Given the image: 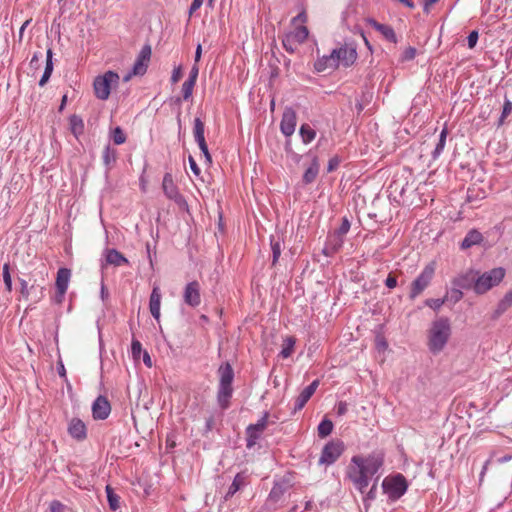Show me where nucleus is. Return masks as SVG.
Returning a JSON list of instances; mask_svg holds the SVG:
<instances>
[{
  "label": "nucleus",
  "mask_w": 512,
  "mask_h": 512,
  "mask_svg": "<svg viewBox=\"0 0 512 512\" xmlns=\"http://www.w3.org/2000/svg\"><path fill=\"white\" fill-rule=\"evenodd\" d=\"M382 465L383 457L379 453L355 455L347 467V476L355 488L363 493Z\"/></svg>",
  "instance_id": "nucleus-1"
},
{
  "label": "nucleus",
  "mask_w": 512,
  "mask_h": 512,
  "mask_svg": "<svg viewBox=\"0 0 512 512\" xmlns=\"http://www.w3.org/2000/svg\"><path fill=\"white\" fill-rule=\"evenodd\" d=\"M505 276V270L501 267L493 268L490 271L483 273L482 275L475 277L473 272L468 273L465 276H461L454 280V285L459 288H467L466 281L471 280L474 282V291L477 294H483L498 285Z\"/></svg>",
  "instance_id": "nucleus-2"
},
{
  "label": "nucleus",
  "mask_w": 512,
  "mask_h": 512,
  "mask_svg": "<svg viewBox=\"0 0 512 512\" xmlns=\"http://www.w3.org/2000/svg\"><path fill=\"white\" fill-rule=\"evenodd\" d=\"M451 336V325L447 318H439L432 322L428 330V348L433 354L440 353Z\"/></svg>",
  "instance_id": "nucleus-3"
},
{
  "label": "nucleus",
  "mask_w": 512,
  "mask_h": 512,
  "mask_svg": "<svg viewBox=\"0 0 512 512\" xmlns=\"http://www.w3.org/2000/svg\"><path fill=\"white\" fill-rule=\"evenodd\" d=\"M220 382L217 393L218 404L222 409H226L229 405V400L232 396V381L234 372L229 363H225L219 367L218 370Z\"/></svg>",
  "instance_id": "nucleus-4"
},
{
  "label": "nucleus",
  "mask_w": 512,
  "mask_h": 512,
  "mask_svg": "<svg viewBox=\"0 0 512 512\" xmlns=\"http://www.w3.org/2000/svg\"><path fill=\"white\" fill-rule=\"evenodd\" d=\"M384 492L389 499L395 501L402 497L408 488V483L402 474L386 477L382 482Z\"/></svg>",
  "instance_id": "nucleus-5"
},
{
  "label": "nucleus",
  "mask_w": 512,
  "mask_h": 512,
  "mask_svg": "<svg viewBox=\"0 0 512 512\" xmlns=\"http://www.w3.org/2000/svg\"><path fill=\"white\" fill-rule=\"evenodd\" d=\"M118 80L119 75L113 71H108L103 76L97 77L93 84L96 97L100 100L108 99L111 86Z\"/></svg>",
  "instance_id": "nucleus-6"
},
{
  "label": "nucleus",
  "mask_w": 512,
  "mask_h": 512,
  "mask_svg": "<svg viewBox=\"0 0 512 512\" xmlns=\"http://www.w3.org/2000/svg\"><path fill=\"white\" fill-rule=\"evenodd\" d=\"M435 273V263H429L424 267L418 277L412 282L410 290V298L415 299L430 284Z\"/></svg>",
  "instance_id": "nucleus-7"
},
{
  "label": "nucleus",
  "mask_w": 512,
  "mask_h": 512,
  "mask_svg": "<svg viewBox=\"0 0 512 512\" xmlns=\"http://www.w3.org/2000/svg\"><path fill=\"white\" fill-rule=\"evenodd\" d=\"M269 414L265 413L257 423L251 424L247 427V447H253L260 439L263 431L267 428L269 422Z\"/></svg>",
  "instance_id": "nucleus-8"
},
{
  "label": "nucleus",
  "mask_w": 512,
  "mask_h": 512,
  "mask_svg": "<svg viewBox=\"0 0 512 512\" xmlns=\"http://www.w3.org/2000/svg\"><path fill=\"white\" fill-rule=\"evenodd\" d=\"M343 445L342 443L331 442L325 445L322 450L321 457L319 459L320 464L330 465L334 463L342 454Z\"/></svg>",
  "instance_id": "nucleus-9"
},
{
  "label": "nucleus",
  "mask_w": 512,
  "mask_h": 512,
  "mask_svg": "<svg viewBox=\"0 0 512 512\" xmlns=\"http://www.w3.org/2000/svg\"><path fill=\"white\" fill-rule=\"evenodd\" d=\"M296 112L292 108H286L283 112L280 129L285 136H291L296 128Z\"/></svg>",
  "instance_id": "nucleus-10"
},
{
  "label": "nucleus",
  "mask_w": 512,
  "mask_h": 512,
  "mask_svg": "<svg viewBox=\"0 0 512 512\" xmlns=\"http://www.w3.org/2000/svg\"><path fill=\"white\" fill-rule=\"evenodd\" d=\"M162 188L164 194L171 200H174L177 204L185 203L183 197L178 192V188L174 184L172 175L170 173H166L163 177Z\"/></svg>",
  "instance_id": "nucleus-11"
},
{
  "label": "nucleus",
  "mask_w": 512,
  "mask_h": 512,
  "mask_svg": "<svg viewBox=\"0 0 512 512\" xmlns=\"http://www.w3.org/2000/svg\"><path fill=\"white\" fill-rule=\"evenodd\" d=\"M184 301L191 307H196L201 302L200 285L197 281L188 283L184 290Z\"/></svg>",
  "instance_id": "nucleus-12"
},
{
  "label": "nucleus",
  "mask_w": 512,
  "mask_h": 512,
  "mask_svg": "<svg viewBox=\"0 0 512 512\" xmlns=\"http://www.w3.org/2000/svg\"><path fill=\"white\" fill-rule=\"evenodd\" d=\"M151 57V47L149 45H146L142 47L134 65L132 68V71L134 75H143L145 74L148 63L150 61Z\"/></svg>",
  "instance_id": "nucleus-13"
},
{
  "label": "nucleus",
  "mask_w": 512,
  "mask_h": 512,
  "mask_svg": "<svg viewBox=\"0 0 512 512\" xmlns=\"http://www.w3.org/2000/svg\"><path fill=\"white\" fill-rule=\"evenodd\" d=\"M334 56L337 66L342 63L344 66H350L357 58L356 50L348 47L334 49Z\"/></svg>",
  "instance_id": "nucleus-14"
},
{
  "label": "nucleus",
  "mask_w": 512,
  "mask_h": 512,
  "mask_svg": "<svg viewBox=\"0 0 512 512\" xmlns=\"http://www.w3.org/2000/svg\"><path fill=\"white\" fill-rule=\"evenodd\" d=\"M111 411L108 400L102 396H99L92 405V413L95 419H106Z\"/></svg>",
  "instance_id": "nucleus-15"
},
{
  "label": "nucleus",
  "mask_w": 512,
  "mask_h": 512,
  "mask_svg": "<svg viewBox=\"0 0 512 512\" xmlns=\"http://www.w3.org/2000/svg\"><path fill=\"white\" fill-rule=\"evenodd\" d=\"M319 386V380H314L309 386L303 389L295 400L294 412L301 410Z\"/></svg>",
  "instance_id": "nucleus-16"
},
{
  "label": "nucleus",
  "mask_w": 512,
  "mask_h": 512,
  "mask_svg": "<svg viewBox=\"0 0 512 512\" xmlns=\"http://www.w3.org/2000/svg\"><path fill=\"white\" fill-rule=\"evenodd\" d=\"M70 279V270L66 268H61L57 272L56 278V288L58 291V302H61L66 290L68 288V283Z\"/></svg>",
  "instance_id": "nucleus-17"
},
{
  "label": "nucleus",
  "mask_w": 512,
  "mask_h": 512,
  "mask_svg": "<svg viewBox=\"0 0 512 512\" xmlns=\"http://www.w3.org/2000/svg\"><path fill=\"white\" fill-rule=\"evenodd\" d=\"M68 432L72 438L78 441L84 440L87 436L85 424L77 418H74L69 422Z\"/></svg>",
  "instance_id": "nucleus-18"
},
{
  "label": "nucleus",
  "mask_w": 512,
  "mask_h": 512,
  "mask_svg": "<svg viewBox=\"0 0 512 512\" xmlns=\"http://www.w3.org/2000/svg\"><path fill=\"white\" fill-rule=\"evenodd\" d=\"M161 305V292L158 286H154L150 295L149 309L152 316L159 320Z\"/></svg>",
  "instance_id": "nucleus-19"
},
{
  "label": "nucleus",
  "mask_w": 512,
  "mask_h": 512,
  "mask_svg": "<svg viewBox=\"0 0 512 512\" xmlns=\"http://www.w3.org/2000/svg\"><path fill=\"white\" fill-rule=\"evenodd\" d=\"M314 67L318 72H324L326 70H333L337 68L334 52L332 51L329 55H324L323 57L319 58L315 62Z\"/></svg>",
  "instance_id": "nucleus-20"
},
{
  "label": "nucleus",
  "mask_w": 512,
  "mask_h": 512,
  "mask_svg": "<svg viewBox=\"0 0 512 512\" xmlns=\"http://www.w3.org/2000/svg\"><path fill=\"white\" fill-rule=\"evenodd\" d=\"M368 24L371 27H373L375 30L380 32L387 40L394 42V43L397 41L395 32L391 26H388L385 24H380L377 21H375L374 19H369Z\"/></svg>",
  "instance_id": "nucleus-21"
},
{
  "label": "nucleus",
  "mask_w": 512,
  "mask_h": 512,
  "mask_svg": "<svg viewBox=\"0 0 512 512\" xmlns=\"http://www.w3.org/2000/svg\"><path fill=\"white\" fill-rule=\"evenodd\" d=\"M105 261L106 264L121 266L123 264L128 263V260L117 250L108 249L105 252Z\"/></svg>",
  "instance_id": "nucleus-22"
},
{
  "label": "nucleus",
  "mask_w": 512,
  "mask_h": 512,
  "mask_svg": "<svg viewBox=\"0 0 512 512\" xmlns=\"http://www.w3.org/2000/svg\"><path fill=\"white\" fill-rule=\"evenodd\" d=\"M483 240L482 234L477 230H470L461 242L462 249H468L474 245L480 244Z\"/></svg>",
  "instance_id": "nucleus-23"
},
{
  "label": "nucleus",
  "mask_w": 512,
  "mask_h": 512,
  "mask_svg": "<svg viewBox=\"0 0 512 512\" xmlns=\"http://www.w3.org/2000/svg\"><path fill=\"white\" fill-rule=\"evenodd\" d=\"M308 37V29L305 26L296 27L295 30L287 34V42L293 41L297 44L303 43Z\"/></svg>",
  "instance_id": "nucleus-24"
},
{
  "label": "nucleus",
  "mask_w": 512,
  "mask_h": 512,
  "mask_svg": "<svg viewBox=\"0 0 512 512\" xmlns=\"http://www.w3.org/2000/svg\"><path fill=\"white\" fill-rule=\"evenodd\" d=\"M319 173V163L316 158L313 159L310 166L306 169L303 175V183L310 184L315 181L317 175Z\"/></svg>",
  "instance_id": "nucleus-25"
},
{
  "label": "nucleus",
  "mask_w": 512,
  "mask_h": 512,
  "mask_svg": "<svg viewBox=\"0 0 512 512\" xmlns=\"http://www.w3.org/2000/svg\"><path fill=\"white\" fill-rule=\"evenodd\" d=\"M52 55H53L52 50L48 49L47 57H46V67H45L44 73L39 81L40 86H44L48 82V80L52 74V71H53Z\"/></svg>",
  "instance_id": "nucleus-26"
},
{
  "label": "nucleus",
  "mask_w": 512,
  "mask_h": 512,
  "mask_svg": "<svg viewBox=\"0 0 512 512\" xmlns=\"http://www.w3.org/2000/svg\"><path fill=\"white\" fill-rule=\"evenodd\" d=\"M245 484V477L238 473L232 484L230 485L226 495H225V498L228 499L229 497H232L242 486H244Z\"/></svg>",
  "instance_id": "nucleus-27"
},
{
  "label": "nucleus",
  "mask_w": 512,
  "mask_h": 512,
  "mask_svg": "<svg viewBox=\"0 0 512 512\" xmlns=\"http://www.w3.org/2000/svg\"><path fill=\"white\" fill-rule=\"evenodd\" d=\"M70 129H71V132L76 136L78 137L79 135H81L84 131V123H83V120L81 117L77 116V115H72L70 117Z\"/></svg>",
  "instance_id": "nucleus-28"
},
{
  "label": "nucleus",
  "mask_w": 512,
  "mask_h": 512,
  "mask_svg": "<svg viewBox=\"0 0 512 512\" xmlns=\"http://www.w3.org/2000/svg\"><path fill=\"white\" fill-rule=\"evenodd\" d=\"M116 155H117L116 150L112 149L110 146H106L104 148L102 158H103L104 165L108 169H110L111 166L115 163Z\"/></svg>",
  "instance_id": "nucleus-29"
},
{
  "label": "nucleus",
  "mask_w": 512,
  "mask_h": 512,
  "mask_svg": "<svg viewBox=\"0 0 512 512\" xmlns=\"http://www.w3.org/2000/svg\"><path fill=\"white\" fill-rule=\"evenodd\" d=\"M447 135H448L447 129L446 128L442 129L440 136H439V141L432 153L433 158H438L440 156V154L443 152L445 144H446Z\"/></svg>",
  "instance_id": "nucleus-30"
},
{
  "label": "nucleus",
  "mask_w": 512,
  "mask_h": 512,
  "mask_svg": "<svg viewBox=\"0 0 512 512\" xmlns=\"http://www.w3.org/2000/svg\"><path fill=\"white\" fill-rule=\"evenodd\" d=\"M193 135L196 142H202L205 140L204 123L199 118H195L194 120Z\"/></svg>",
  "instance_id": "nucleus-31"
},
{
  "label": "nucleus",
  "mask_w": 512,
  "mask_h": 512,
  "mask_svg": "<svg viewBox=\"0 0 512 512\" xmlns=\"http://www.w3.org/2000/svg\"><path fill=\"white\" fill-rule=\"evenodd\" d=\"M300 135L304 143H310L316 136V132L308 124L300 127Z\"/></svg>",
  "instance_id": "nucleus-32"
},
{
  "label": "nucleus",
  "mask_w": 512,
  "mask_h": 512,
  "mask_svg": "<svg viewBox=\"0 0 512 512\" xmlns=\"http://www.w3.org/2000/svg\"><path fill=\"white\" fill-rule=\"evenodd\" d=\"M295 339L292 337H287L283 341L282 350L280 352L283 358H288L294 350Z\"/></svg>",
  "instance_id": "nucleus-33"
},
{
  "label": "nucleus",
  "mask_w": 512,
  "mask_h": 512,
  "mask_svg": "<svg viewBox=\"0 0 512 512\" xmlns=\"http://www.w3.org/2000/svg\"><path fill=\"white\" fill-rule=\"evenodd\" d=\"M107 499L110 508L116 511L119 508V496L116 495L110 486H106Z\"/></svg>",
  "instance_id": "nucleus-34"
},
{
  "label": "nucleus",
  "mask_w": 512,
  "mask_h": 512,
  "mask_svg": "<svg viewBox=\"0 0 512 512\" xmlns=\"http://www.w3.org/2000/svg\"><path fill=\"white\" fill-rule=\"evenodd\" d=\"M349 229H350V223H349V221L346 218H344L343 221H342V224L340 225V227L337 230L338 241L334 245L335 249L342 245V242H343L342 237L345 234H347Z\"/></svg>",
  "instance_id": "nucleus-35"
},
{
  "label": "nucleus",
  "mask_w": 512,
  "mask_h": 512,
  "mask_svg": "<svg viewBox=\"0 0 512 512\" xmlns=\"http://www.w3.org/2000/svg\"><path fill=\"white\" fill-rule=\"evenodd\" d=\"M332 429L333 423L328 419H324L318 426V435L322 438L327 437L329 434H331Z\"/></svg>",
  "instance_id": "nucleus-36"
},
{
  "label": "nucleus",
  "mask_w": 512,
  "mask_h": 512,
  "mask_svg": "<svg viewBox=\"0 0 512 512\" xmlns=\"http://www.w3.org/2000/svg\"><path fill=\"white\" fill-rule=\"evenodd\" d=\"M462 296H463V293L460 289L453 288L446 293L444 299H445V302L450 301L452 303H456L462 298Z\"/></svg>",
  "instance_id": "nucleus-37"
},
{
  "label": "nucleus",
  "mask_w": 512,
  "mask_h": 512,
  "mask_svg": "<svg viewBox=\"0 0 512 512\" xmlns=\"http://www.w3.org/2000/svg\"><path fill=\"white\" fill-rule=\"evenodd\" d=\"M2 276H3V281L5 283L6 290L8 292H11L12 291V279H11L8 263H5L3 265Z\"/></svg>",
  "instance_id": "nucleus-38"
},
{
  "label": "nucleus",
  "mask_w": 512,
  "mask_h": 512,
  "mask_svg": "<svg viewBox=\"0 0 512 512\" xmlns=\"http://www.w3.org/2000/svg\"><path fill=\"white\" fill-rule=\"evenodd\" d=\"M512 306V289L508 291L499 302L498 310L503 312Z\"/></svg>",
  "instance_id": "nucleus-39"
},
{
  "label": "nucleus",
  "mask_w": 512,
  "mask_h": 512,
  "mask_svg": "<svg viewBox=\"0 0 512 512\" xmlns=\"http://www.w3.org/2000/svg\"><path fill=\"white\" fill-rule=\"evenodd\" d=\"M194 85H195V82H193L192 80H188V79L183 83L182 93H183V98L185 100H187L191 97Z\"/></svg>",
  "instance_id": "nucleus-40"
},
{
  "label": "nucleus",
  "mask_w": 512,
  "mask_h": 512,
  "mask_svg": "<svg viewBox=\"0 0 512 512\" xmlns=\"http://www.w3.org/2000/svg\"><path fill=\"white\" fill-rule=\"evenodd\" d=\"M112 139H113L114 143L117 145L123 144L125 142L126 136L120 127H116L113 130Z\"/></svg>",
  "instance_id": "nucleus-41"
},
{
  "label": "nucleus",
  "mask_w": 512,
  "mask_h": 512,
  "mask_svg": "<svg viewBox=\"0 0 512 512\" xmlns=\"http://www.w3.org/2000/svg\"><path fill=\"white\" fill-rule=\"evenodd\" d=\"M271 248L273 252V264H275L281 255V243L278 240H271Z\"/></svg>",
  "instance_id": "nucleus-42"
},
{
  "label": "nucleus",
  "mask_w": 512,
  "mask_h": 512,
  "mask_svg": "<svg viewBox=\"0 0 512 512\" xmlns=\"http://www.w3.org/2000/svg\"><path fill=\"white\" fill-rule=\"evenodd\" d=\"M416 56V49L414 47H407L401 56V61H410Z\"/></svg>",
  "instance_id": "nucleus-43"
},
{
  "label": "nucleus",
  "mask_w": 512,
  "mask_h": 512,
  "mask_svg": "<svg viewBox=\"0 0 512 512\" xmlns=\"http://www.w3.org/2000/svg\"><path fill=\"white\" fill-rule=\"evenodd\" d=\"M282 495V489L280 486H274L269 494V500L277 502Z\"/></svg>",
  "instance_id": "nucleus-44"
},
{
  "label": "nucleus",
  "mask_w": 512,
  "mask_h": 512,
  "mask_svg": "<svg viewBox=\"0 0 512 512\" xmlns=\"http://www.w3.org/2000/svg\"><path fill=\"white\" fill-rule=\"evenodd\" d=\"M478 32L477 31H472L468 37H467V42H468V47L469 48H474L477 44V41H478Z\"/></svg>",
  "instance_id": "nucleus-45"
},
{
  "label": "nucleus",
  "mask_w": 512,
  "mask_h": 512,
  "mask_svg": "<svg viewBox=\"0 0 512 512\" xmlns=\"http://www.w3.org/2000/svg\"><path fill=\"white\" fill-rule=\"evenodd\" d=\"M51 512H68V509L58 501H53L50 504Z\"/></svg>",
  "instance_id": "nucleus-46"
},
{
  "label": "nucleus",
  "mask_w": 512,
  "mask_h": 512,
  "mask_svg": "<svg viewBox=\"0 0 512 512\" xmlns=\"http://www.w3.org/2000/svg\"><path fill=\"white\" fill-rule=\"evenodd\" d=\"M444 303H445L444 298L443 299H429L426 301V304L435 310L439 309Z\"/></svg>",
  "instance_id": "nucleus-47"
},
{
  "label": "nucleus",
  "mask_w": 512,
  "mask_h": 512,
  "mask_svg": "<svg viewBox=\"0 0 512 512\" xmlns=\"http://www.w3.org/2000/svg\"><path fill=\"white\" fill-rule=\"evenodd\" d=\"M132 354L134 357H138L142 350V345L138 340H133L131 344Z\"/></svg>",
  "instance_id": "nucleus-48"
},
{
  "label": "nucleus",
  "mask_w": 512,
  "mask_h": 512,
  "mask_svg": "<svg viewBox=\"0 0 512 512\" xmlns=\"http://www.w3.org/2000/svg\"><path fill=\"white\" fill-rule=\"evenodd\" d=\"M20 293L24 298H27L29 295L28 283L24 279H20Z\"/></svg>",
  "instance_id": "nucleus-49"
},
{
  "label": "nucleus",
  "mask_w": 512,
  "mask_h": 512,
  "mask_svg": "<svg viewBox=\"0 0 512 512\" xmlns=\"http://www.w3.org/2000/svg\"><path fill=\"white\" fill-rule=\"evenodd\" d=\"M385 284L388 288L390 289H393L397 286V279L394 275L392 274H389L386 281H385Z\"/></svg>",
  "instance_id": "nucleus-50"
},
{
  "label": "nucleus",
  "mask_w": 512,
  "mask_h": 512,
  "mask_svg": "<svg viewBox=\"0 0 512 512\" xmlns=\"http://www.w3.org/2000/svg\"><path fill=\"white\" fill-rule=\"evenodd\" d=\"M512 111V103L509 100H506L503 106L502 111V119L507 117Z\"/></svg>",
  "instance_id": "nucleus-51"
},
{
  "label": "nucleus",
  "mask_w": 512,
  "mask_h": 512,
  "mask_svg": "<svg viewBox=\"0 0 512 512\" xmlns=\"http://www.w3.org/2000/svg\"><path fill=\"white\" fill-rule=\"evenodd\" d=\"M181 77H182V70H181V68L180 67L175 68L173 70V73H172V76H171V81L173 83H177L181 79Z\"/></svg>",
  "instance_id": "nucleus-52"
},
{
  "label": "nucleus",
  "mask_w": 512,
  "mask_h": 512,
  "mask_svg": "<svg viewBox=\"0 0 512 512\" xmlns=\"http://www.w3.org/2000/svg\"><path fill=\"white\" fill-rule=\"evenodd\" d=\"M189 165L193 173L198 176L200 174V168L192 156L189 157Z\"/></svg>",
  "instance_id": "nucleus-53"
},
{
  "label": "nucleus",
  "mask_w": 512,
  "mask_h": 512,
  "mask_svg": "<svg viewBox=\"0 0 512 512\" xmlns=\"http://www.w3.org/2000/svg\"><path fill=\"white\" fill-rule=\"evenodd\" d=\"M297 43L296 42H293V41H289L287 42V35L285 36V38L283 39V46L285 47V49L289 52H293L295 50V45Z\"/></svg>",
  "instance_id": "nucleus-54"
},
{
  "label": "nucleus",
  "mask_w": 512,
  "mask_h": 512,
  "mask_svg": "<svg viewBox=\"0 0 512 512\" xmlns=\"http://www.w3.org/2000/svg\"><path fill=\"white\" fill-rule=\"evenodd\" d=\"M202 4H203V0H193L192 4L190 6V9H189L190 15L193 14L196 10H198Z\"/></svg>",
  "instance_id": "nucleus-55"
},
{
  "label": "nucleus",
  "mask_w": 512,
  "mask_h": 512,
  "mask_svg": "<svg viewBox=\"0 0 512 512\" xmlns=\"http://www.w3.org/2000/svg\"><path fill=\"white\" fill-rule=\"evenodd\" d=\"M336 409L338 415H344L348 410V405L345 402H339Z\"/></svg>",
  "instance_id": "nucleus-56"
},
{
  "label": "nucleus",
  "mask_w": 512,
  "mask_h": 512,
  "mask_svg": "<svg viewBox=\"0 0 512 512\" xmlns=\"http://www.w3.org/2000/svg\"><path fill=\"white\" fill-rule=\"evenodd\" d=\"M307 16L304 12L299 13L296 17L293 18V23L296 24L298 22L304 23L306 22Z\"/></svg>",
  "instance_id": "nucleus-57"
},
{
  "label": "nucleus",
  "mask_w": 512,
  "mask_h": 512,
  "mask_svg": "<svg viewBox=\"0 0 512 512\" xmlns=\"http://www.w3.org/2000/svg\"><path fill=\"white\" fill-rule=\"evenodd\" d=\"M339 164V161L337 158H332L330 161H329V164H328V172H332L334 169H336V167L338 166Z\"/></svg>",
  "instance_id": "nucleus-58"
},
{
  "label": "nucleus",
  "mask_w": 512,
  "mask_h": 512,
  "mask_svg": "<svg viewBox=\"0 0 512 512\" xmlns=\"http://www.w3.org/2000/svg\"><path fill=\"white\" fill-rule=\"evenodd\" d=\"M197 76H198V68L196 66H194L190 71L188 80H192L193 82L196 83Z\"/></svg>",
  "instance_id": "nucleus-59"
},
{
  "label": "nucleus",
  "mask_w": 512,
  "mask_h": 512,
  "mask_svg": "<svg viewBox=\"0 0 512 512\" xmlns=\"http://www.w3.org/2000/svg\"><path fill=\"white\" fill-rule=\"evenodd\" d=\"M41 58V53H35L30 61V65H37Z\"/></svg>",
  "instance_id": "nucleus-60"
},
{
  "label": "nucleus",
  "mask_w": 512,
  "mask_h": 512,
  "mask_svg": "<svg viewBox=\"0 0 512 512\" xmlns=\"http://www.w3.org/2000/svg\"><path fill=\"white\" fill-rule=\"evenodd\" d=\"M143 361H144L146 366H148V367L152 366L151 358H150V356H149V354L147 352L144 353Z\"/></svg>",
  "instance_id": "nucleus-61"
},
{
  "label": "nucleus",
  "mask_w": 512,
  "mask_h": 512,
  "mask_svg": "<svg viewBox=\"0 0 512 512\" xmlns=\"http://www.w3.org/2000/svg\"><path fill=\"white\" fill-rule=\"evenodd\" d=\"M200 150L202 153L206 152L208 150V147H207V144H206V141L203 140L202 142H197Z\"/></svg>",
  "instance_id": "nucleus-62"
},
{
  "label": "nucleus",
  "mask_w": 512,
  "mask_h": 512,
  "mask_svg": "<svg viewBox=\"0 0 512 512\" xmlns=\"http://www.w3.org/2000/svg\"><path fill=\"white\" fill-rule=\"evenodd\" d=\"M202 48L201 45H198L195 52V61L198 62L201 58Z\"/></svg>",
  "instance_id": "nucleus-63"
},
{
  "label": "nucleus",
  "mask_w": 512,
  "mask_h": 512,
  "mask_svg": "<svg viewBox=\"0 0 512 512\" xmlns=\"http://www.w3.org/2000/svg\"><path fill=\"white\" fill-rule=\"evenodd\" d=\"M438 2V0H425L424 10L427 12L429 7Z\"/></svg>",
  "instance_id": "nucleus-64"
}]
</instances>
